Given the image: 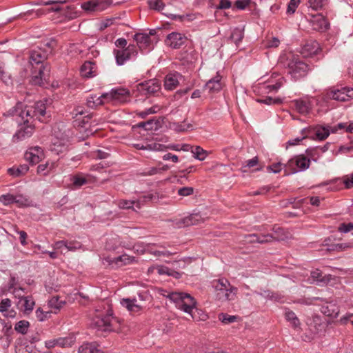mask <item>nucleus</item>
<instances>
[{"label": "nucleus", "mask_w": 353, "mask_h": 353, "mask_svg": "<svg viewBox=\"0 0 353 353\" xmlns=\"http://www.w3.org/2000/svg\"><path fill=\"white\" fill-rule=\"evenodd\" d=\"M21 119H26V123L34 121V119H38L41 122H48L46 117V106L44 102L39 101L34 103L33 105H26L19 113Z\"/></svg>", "instance_id": "nucleus-1"}, {"label": "nucleus", "mask_w": 353, "mask_h": 353, "mask_svg": "<svg viewBox=\"0 0 353 353\" xmlns=\"http://www.w3.org/2000/svg\"><path fill=\"white\" fill-rule=\"evenodd\" d=\"M167 297L174 302L179 309L190 314L194 318L192 311L196 307V301L190 294L173 292L169 293Z\"/></svg>", "instance_id": "nucleus-2"}, {"label": "nucleus", "mask_w": 353, "mask_h": 353, "mask_svg": "<svg viewBox=\"0 0 353 353\" xmlns=\"http://www.w3.org/2000/svg\"><path fill=\"white\" fill-rule=\"evenodd\" d=\"M323 101L328 102L330 100L338 101H347L353 99V88L349 87H342L337 88L332 87L323 93Z\"/></svg>", "instance_id": "nucleus-3"}, {"label": "nucleus", "mask_w": 353, "mask_h": 353, "mask_svg": "<svg viewBox=\"0 0 353 353\" xmlns=\"http://www.w3.org/2000/svg\"><path fill=\"white\" fill-rule=\"evenodd\" d=\"M310 165V160L303 154L297 155L290 159L285 165V175L296 173L299 169L304 170Z\"/></svg>", "instance_id": "nucleus-4"}, {"label": "nucleus", "mask_w": 353, "mask_h": 353, "mask_svg": "<svg viewBox=\"0 0 353 353\" xmlns=\"http://www.w3.org/2000/svg\"><path fill=\"white\" fill-rule=\"evenodd\" d=\"M113 322H116L119 324L121 323V321L118 318L113 316V311L110 309L107 311V314L105 316L97 317L94 321V324L99 330L105 332L113 331L119 332V329L114 327Z\"/></svg>", "instance_id": "nucleus-5"}, {"label": "nucleus", "mask_w": 353, "mask_h": 353, "mask_svg": "<svg viewBox=\"0 0 353 353\" xmlns=\"http://www.w3.org/2000/svg\"><path fill=\"white\" fill-rule=\"evenodd\" d=\"M137 92L143 96H150L161 90V83L157 79L145 81L137 85ZM136 90H133V93Z\"/></svg>", "instance_id": "nucleus-6"}, {"label": "nucleus", "mask_w": 353, "mask_h": 353, "mask_svg": "<svg viewBox=\"0 0 353 353\" xmlns=\"http://www.w3.org/2000/svg\"><path fill=\"white\" fill-rule=\"evenodd\" d=\"M288 72L292 77L298 79L307 74L310 70L309 65L299 59H293L288 64Z\"/></svg>", "instance_id": "nucleus-7"}, {"label": "nucleus", "mask_w": 353, "mask_h": 353, "mask_svg": "<svg viewBox=\"0 0 353 353\" xmlns=\"http://www.w3.org/2000/svg\"><path fill=\"white\" fill-rule=\"evenodd\" d=\"M113 53L115 56L116 63L119 65H123L127 61L130 60L132 56L137 55V52L136 46L130 44L125 49H114Z\"/></svg>", "instance_id": "nucleus-8"}, {"label": "nucleus", "mask_w": 353, "mask_h": 353, "mask_svg": "<svg viewBox=\"0 0 353 353\" xmlns=\"http://www.w3.org/2000/svg\"><path fill=\"white\" fill-rule=\"evenodd\" d=\"M111 3V0H91L81 3V8L87 12H101Z\"/></svg>", "instance_id": "nucleus-9"}, {"label": "nucleus", "mask_w": 353, "mask_h": 353, "mask_svg": "<svg viewBox=\"0 0 353 353\" xmlns=\"http://www.w3.org/2000/svg\"><path fill=\"white\" fill-rule=\"evenodd\" d=\"M103 97L108 99L109 101H117L124 103L130 97V91L125 88L113 89L109 93L103 94Z\"/></svg>", "instance_id": "nucleus-10"}, {"label": "nucleus", "mask_w": 353, "mask_h": 353, "mask_svg": "<svg viewBox=\"0 0 353 353\" xmlns=\"http://www.w3.org/2000/svg\"><path fill=\"white\" fill-rule=\"evenodd\" d=\"M43 157V150L39 146L30 148L24 154L25 159L32 165L39 163Z\"/></svg>", "instance_id": "nucleus-11"}, {"label": "nucleus", "mask_w": 353, "mask_h": 353, "mask_svg": "<svg viewBox=\"0 0 353 353\" xmlns=\"http://www.w3.org/2000/svg\"><path fill=\"white\" fill-rule=\"evenodd\" d=\"M21 121H23V123L22 125H20L19 129L14 136V138H16L18 140H22L30 137L33 133L34 129V125L32 123V121L26 123V119H21Z\"/></svg>", "instance_id": "nucleus-12"}, {"label": "nucleus", "mask_w": 353, "mask_h": 353, "mask_svg": "<svg viewBox=\"0 0 353 353\" xmlns=\"http://www.w3.org/2000/svg\"><path fill=\"white\" fill-rule=\"evenodd\" d=\"M186 37L178 32H172L167 36L165 43L174 49H179L184 44Z\"/></svg>", "instance_id": "nucleus-13"}, {"label": "nucleus", "mask_w": 353, "mask_h": 353, "mask_svg": "<svg viewBox=\"0 0 353 353\" xmlns=\"http://www.w3.org/2000/svg\"><path fill=\"white\" fill-rule=\"evenodd\" d=\"M312 29L319 32H325L330 28V23L322 14L313 17L311 20Z\"/></svg>", "instance_id": "nucleus-14"}, {"label": "nucleus", "mask_w": 353, "mask_h": 353, "mask_svg": "<svg viewBox=\"0 0 353 353\" xmlns=\"http://www.w3.org/2000/svg\"><path fill=\"white\" fill-rule=\"evenodd\" d=\"M221 76L217 74L210 79L205 85L203 90L210 94L216 93L222 89Z\"/></svg>", "instance_id": "nucleus-15"}, {"label": "nucleus", "mask_w": 353, "mask_h": 353, "mask_svg": "<svg viewBox=\"0 0 353 353\" xmlns=\"http://www.w3.org/2000/svg\"><path fill=\"white\" fill-rule=\"evenodd\" d=\"M227 290H228V291L221 290V292H219L216 293V299L221 302L234 300L238 292V288L231 285L229 288H227Z\"/></svg>", "instance_id": "nucleus-16"}, {"label": "nucleus", "mask_w": 353, "mask_h": 353, "mask_svg": "<svg viewBox=\"0 0 353 353\" xmlns=\"http://www.w3.org/2000/svg\"><path fill=\"white\" fill-rule=\"evenodd\" d=\"M203 221V219L199 213H194L186 216L176 223L179 228L188 227L196 225Z\"/></svg>", "instance_id": "nucleus-17"}, {"label": "nucleus", "mask_w": 353, "mask_h": 353, "mask_svg": "<svg viewBox=\"0 0 353 353\" xmlns=\"http://www.w3.org/2000/svg\"><path fill=\"white\" fill-rule=\"evenodd\" d=\"M81 74L85 78H91L97 75V66L95 62L87 61L81 67Z\"/></svg>", "instance_id": "nucleus-18"}, {"label": "nucleus", "mask_w": 353, "mask_h": 353, "mask_svg": "<svg viewBox=\"0 0 353 353\" xmlns=\"http://www.w3.org/2000/svg\"><path fill=\"white\" fill-rule=\"evenodd\" d=\"M319 44L316 41H307L301 48V53L304 57L316 54L318 51L320 50Z\"/></svg>", "instance_id": "nucleus-19"}, {"label": "nucleus", "mask_w": 353, "mask_h": 353, "mask_svg": "<svg viewBox=\"0 0 353 353\" xmlns=\"http://www.w3.org/2000/svg\"><path fill=\"white\" fill-rule=\"evenodd\" d=\"M181 77L179 73H169L164 79V87L168 90H172L175 89L179 85L178 77Z\"/></svg>", "instance_id": "nucleus-20"}, {"label": "nucleus", "mask_w": 353, "mask_h": 353, "mask_svg": "<svg viewBox=\"0 0 353 353\" xmlns=\"http://www.w3.org/2000/svg\"><path fill=\"white\" fill-rule=\"evenodd\" d=\"M97 342H85L78 350V353H103V350L99 349Z\"/></svg>", "instance_id": "nucleus-21"}, {"label": "nucleus", "mask_w": 353, "mask_h": 353, "mask_svg": "<svg viewBox=\"0 0 353 353\" xmlns=\"http://www.w3.org/2000/svg\"><path fill=\"white\" fill-rule=\"evenodd\" d=\"M133 38L141 50L149 48L151 45V39L148 34L136 33Z\"/></svg>", "instance_id": "nucleus-22"}, {"label": "nucleus", "mask_w": 353, "mask_h": 353, "mask_svg": "<svg viewBox=\"0 0 353 353\" xmlns=\"http://www.w3.org/2000/svg\"><path fill=\"white\" fill-rule=\"evenodd\" d=\"M296 111L302 114L309 113L312 108V105L310 101L304 99L294 100L293 102Z\"/></svg>", "instance_id": "nucleus-23"}, {"label": "nucleus", "mask_w": 353, "mask_h": 353, "mask_svg": "<svg viewBox=\"0 0 353 353\" xmlns=\"http://www.w3.org/2000/svg\"><path fill=\"white\" fill-rule=\"evenodd\" d=\"M45 59V54L41 50L30 52L29 61L32 67H34V65H43V63Z\"/></svg>", "instance_id": "nucleus-24"}, {"label": "nucleus", "mask_w": 353, "mask_h": 353, "mask_svg": "<svg viewBox=\"0 0 353 353\" xmlns=\"http://www.w3.org/2000/svg\"><path fill=\"white\" fill-rule=\"evenodd\" d=\"M272 231L274 232V234H272V241H285L291 237L290 232L285 231L284 228L277 225H274L272 228Z\"/></svg>", "instance_id": "nucleus-25"}, {"label": "nucleus", "mask_w": 353, "mask_h": 353, "mask_svg": "<svg viewBox=\"0 0 353 353\" xmlns=\"http://www.w3.org/2000/svg\"><path fill=\"white\" fill-rule=\"evenodd\" d=\"M34 304V301L31 296H26L23 299L19 300L17 303L19 308H23L26 314H29L32 311Z\"/></svg>", "instance_id": "nucleus-26"}, {"label": "nucleus", "mask_w": 353, "mask_h": 353, "mask_svg": "<svg viewBox=\"0 0 353 353\" xmlns=\"http://www.w3.org/2000/svg\"><path fill=\"white\" fill-rule=\"evenodd\" d=\"M321 310L323 314L330 317H336L339 313V307L332 303H327L322 305Z\"/></svg>", "instance_id": "nucleus-27"}, {"label": "nucleus", "mask_w": 353, "mask_h": 353, "mask_svg": "<svg viewBox=\"0 0 353 353\" xmlns=\"http://www.w3.org/2000/svg\"><path fill=\"white\" fill-rule=\"evenodd\" d=\"M230 285V283L225 278L214 280L212 281V286L214 288L216 293H218L219 292H221V290L228 291L227 288H229Z\"/></svg>", "instance_id": "nucleus-28"}, {"label": "nucleus", "mask_w": 353, "mask_h": 353, "mask_svg": "<svg viewBox=\"0 0 353 353\" xmlns=\"http://www.w3.org/2000/svg\"><path fill=\"white\" fill-rule=\"evenodd\" d=\"M137 300L135 299H123L121 301V304L125 306L128 311L132 312H137L141 310V307L136 304Z\"/></svg>", "instance_id": "nucleus-29"}, {"label": "nucleus", "mask_w": 353, "mask_h": 353, "mask_svg": "<svg viewBox=\"0 0 353 353\" xmlns=\"http://www.w3.org/2000/svg\"><path fill=\"white\" fill-rule=\"evenodd\" d=\"M340 181V184H344L345 188L350 189L353 188V172L350 175H345L343 178H336L331 180L327 184H333Z\"/></svg>", "instance_id": "nucleus-30"}, {"label": "nucleus", "mask_w": 353, "mask_h": 353, "mask_svg": "<svg viewBox=\"0 0 353 353\" xmlns=\"http://www.w3.org/2000/svg\"><path fill=\"white\" fill-rule=\"evenodd\" d=\"M29 170V166L26 164H22L18 167H12L8 170L10 175L14 177H18L25 174Z\"/></svg>", "instance_id": "nucleus-31"}, {"label": "nucleus", "mask_w": 353, "mask_h": 353, "mask_svg": "<svg viewBox=\"0 0 353 353\" xmlns=\"http://www.w3.org/2000/svg\"><path fill=\"white\" fill-rule=\"evenodd\" d=\"M68 2V0H49L43 3L44 6L54 5L49 9L50 12H59L62 14L64 8H62L58 4H64Z\"/></svg>", "instance_id": "nucleus-32"}, {"label": "nucleus", "mask_w": 353, "mask_h": 353, "mask_svg": "<svg viewBox=\"0 0 353 353\" xmlns=\"http://www.w3.org/2000/svg\"><path fill=\"white\" fill-rule=\"evenodd\" d=\"M285 319L290 323L292 327L294 329L300 327V321L293 311L289 310L285 311Z\"/></svg>", "instance_id": "nucleus-33"}, {"label": "nucleus", "mask_w": 353, "mask_h": 353, "mask_svg": "<svg viewBox=\"0 0 353 353\" xmlns=\"http://www.w3.org/2000/svg\"><path fill=\"white\" fill-rule=\"evenodd\" d=\"M71 181L72 185L74 188H79L82 185H85L88 183V180L82 173L77 174L72 176Z\"/></svg>", "instance_id": "nucleus-34"}, {"label": "nucleus", "mask_w": 353, "mask_h": 353, "mask_svg": "<svg viewBox=\"0 0 353 353\" xmlns=\"http://www.w3.org/2000/svg\"><path fill=\"white\" fill-rule=\"evenodd\" d=\"M244 37L243 28H236L233 30L230 39L234 41L236 46H238L239 43L242 41Z\"/></svg>", "instance_id": "nucleus-35"}, {"label": "nucleus", "mask_w": 353, "mask_h": 353, "mask_svg": "<svg viewBox=\"0 0 353 353\" xmlns=\"http://www.w3.org/2000/svg\"><path fill=\"white\" fill-rule=\"evenodd\" d=\"M159 199L158 194L157 192L154 193H149L143 196L142 199H139L137 201H134L135 204L134 205L136 206L137 208L140 209L141 206V202H146L148 201H154Z\"/></svg>", "instance_id": "nucleus-36"}, {"label": "nucleus", "mask_w": 353, "mask_h": 353, "mask_svg": "<svg viewBox=\"0 0 353 353\" xmlns=\"http://www.w3.org/2000/svg\"><path fill=\"white\" fill-rule=\"evenodd\" d=\"M75 342V339L74 336H66V337H61L58 338V346L61 347H71L74 345Z\"/></svg>", "instance_id": "nucleus-37"}, {"label": "nucleus", "mask_w": 353, "mask_h": 353, "mask_svg": "<svg viewBox=\"0 0 353 353\" xmlns=\"http://www.w3.org/2000/svg\"><path fill=\"white\" fill-rule=\"evenodd\" d=\"M46 66L40 65L38 67V74L34 75L32 77V83L34 85H41L43 83L42 77L44 74V70Z\"/></svg>", "instance_id": "nucleus-38"}, {"label": "nucleus", "mask_w": 353, "mask_h": 353, "mask_svg": "<svg viewBox=\"0 0 353 353\" xmlns=\"http://www.w3.org/2000/svg\"><path fill=\"white\" fill-rule=\"evenodd\" d=\"M192 152L194 154V157L200 161H203L208 155V152L200 146H196L194 149L192 148Z\"/></svg>", "instance_id": "nucleus-39"}, {"label": "nucleus", "mask_w": 353, "mask_h": 353, "mask_svg": "<svg viewBox=\"0 0 353 353\" xmlns=\"http://www.w3.org/2000/svg\"><path fill=\"white\" fill-rule=\"evenodd\" d=\"M65 304V301L59 299V296H53L48 301V305L52 309L59 310Z\"/></svg>", "instance_id": "nucleus-40"}, {"label": "nucleus", "mask_w": 353, "mask_h": 353, "mask_svg": "<svg viewBox=\"0 0 353 353\" xmlns=\"http://www.w3.org/2000/svg\"><path fill=\"white\" fill-rule=\"evenodd\" d=\"M75 10L76 8L74 6H68L63 8L61 14L70 19H74L77 17V12Z\"/></svg>", "instance_id": "nucleus-41"}, {"label": "nucleus", "mask_w": 353, "mask_h": 353, "mask_svg": "<svg viewBox=\"0 0 353 353\" xmlns=\"http://www.w3.org/2000/svg\"><path fill=\"white\" fill-rule=\"evenodd\" d=\"M148 4L150 9L161 12L165 7V3L162 0H148Z\"/></svg>", "instance_id": "nucleus-42"}, {"label": "nucleus", "mask_w": 353, "mask_h": 353, "mask_svg": "<svg viewBox=\"0 0 353 353\" xmlns=\"http://www.w3.org/2000/svg\"><path fill=\"white\" fill-rule=\"evenodd\" d=\"M29 325L30 323L28 321L21 320L16 323L14 329L17 332L25 334L28 332Z\"/></svg>", "instance_id": "nucleus-43"}, {"label": "nucleus", "mask_w": 353, "mask_h": 353, "mask_svg": "<svg viewBox=\"0 0 353 353\" xmlns=\"http://www.w3.org/2000/svg\"><path fill=\"white\" fill-rule=\"evenodd\" d=\"M165 148H166V146L163 144L157 143V142H152V143L147 144L145 146L142 145L141 148L142 150L149 149L151 150L163 151V150H165Z\"/></svg>", "instance_id": "nucleus-44"}, {"label": "nucleus", "mask_w": 353, "mask_h": 353, "mask_svg": "<svg viewBox=\"0 0 353 353\" xmlns=\"http://www.w3.org/2000/svg\"><path fill=\"white\" fill-rule=\"evenodd\" d=\"M238 319L237 316L228 315V314L221 313L219 315V319L223 323L228 324L233 323Z\"/></svg>", "instance_id": "nucleus-45"}, {"label": "nucleus", "mask_w": 353, "mask_h": 353, "mask_svg": "<svg viewBox=\"0 0 353 353\" xmlns=\"http://www.w3.org/2000/svg\"><path fill=\"white\" fill-rule=\"evenodd\" d=\"M257 101L261 103H265L267 105L271 104H281L283 102V100L280 98L274 99L271 97H266L265 99H259Z\"/></svg>", "instance_id": "nucleus-46"}, {"label": "nucleus", "mask_w": 353, "mask_h": 353, "mask_svg": "<svg viewBox=\"0 0 353 353\" xmlns=\"http://www.w3.org/2000/svg\"><path fill=\"white\" fill-rule=\"evenodd\" d=\"M135 204L134 200H125L121 199L118 201L117 205L121 209H133L134 205Z\"/></svg>", "instance_id": "nucleus-47"}, {"label": "nucleus", "mask_w": 353, "mask_h": 353, "mask_svg": "<svg viewBox=\"0 0 353 353\" xmlns=\"http://www.w3.org/2000/svg\"><path fill=\"white\" fill-rule=\"evenodd\" d=\"M330 134V131L325 127L319 128L316 131V136L319 140L325 139Z\"/></svg>", "instance_id": "nucleus-48"}, {"label": "nucleus", "mask_w": 353, "mask_h": 353, "mask_svg": "<svg viewBox=\"0 0 353 353\" xmlns=\"http://www.w3.org/2000/svg\"><path fill=\"white\" fill-rule=\"evenodd\" d=\"M14 199L15 196L10 194H3L0 196V202H1L5 205L14 203Z\"/></svg>", "instance_id": "nucleus-49"}, {"label": "nucleus", "mask_w": 353, "mask_h": 353, "mask_svg": "<svg viewBox=\"0 0 353 353\" xmlns=\"http://www.w3.org/2000/svg\"><path fill=\"white\" fill-rule=\"evenodd\" d=\"M174 130L177 132H184L190 128H192V125L190 123H186L185 121L182 123H174Z\"/></svg>", "instance_id": "nucleus-50"}, {"label": "nucleus", "mask_w": 353, "mask_h": 353, "mask_svg": "<svg viewBox=\"0 0 353 353\" xmlns=\"http://www.w3.org/2000/svg\"><path fill=\"white\" fill-rule=\"evenodd\" d=\"M301 0H290L288 5L287 13L288 14H294Z\"/></svg>", "instance_id": "nucleus-51"}, {"label": "nucleus", "mask_w": 353, "mask_h": 353, "mask_svg": "<svg viewBox=\"0 0 353 353\" xmlns=\"http://www.w3.org/2000/svg\"><path fill=\"white\" fill-rule=\"evenodd\" d=\"M327 0H308L310 7L313 10H317L321 8L325 3Z\"/></svg>", "instance_id": "nucleus-52"}, {"label": "nucleus", "mask_w": 353, "mask_h": 353, "mask_svg": "<svg viewBox=\"0 0 353 353\" xmlns=\"http://www.w3.org/2000/svg\"><path fill=\"white\" fill-rule=\"evenodd\" d=\"M92 117V114H89L83 117V118L82 119L81 121H79V119H76L74 121V122L76 123L75 125H77L79 128H85V125L90 122Z\"/></svg>", "instance_id": "nucleus-53"}, {"label": "nucleus", "mask_w": 353, "mask_h": 353, "mask_svg": "<svg viewBox=\"0 0 353 353\" xmlns=\"http://www.w3.org/2000/svg\"><path fill=\"white\" fill-rule=\"evenodd\" d=\"M257 243L263 244L267 243L272 241V234H258Z\"/></svg>", "instance_id": "nucleus-54"}, {"label": "nucleus", "mask_w": 353, "mask_h": 353, "mask_svg": "<svg viewBox=\"0 0 353 353\" xmlns=\"http://www.w3.org/2000/svg\"><path fill=\"white\" fill-rule=\"evenodd\" d=\"M51 312H44L41 307L36 310V316L40 321H45L49 316Z\"/></svg>", "instance_id": "nucleus-55"}, {"label": "nucleus", "mask_w": 353, "mask_h": 353, "mask_svg": "<svg viewBox=\"0 0 353 353\" xmlns=\"http://www.w3.org/2000/svg\"><path fill=\"white\" fill-rule=\"evenodd\" d=\"M194 188L192 187H183L178 190V194L182 196H187L193 194Z\"/></svg>", "instance_id": "nucleus-56"}, {"label": "nucleus", "mask_w": 353, "mask_h": 353, "mask_svg": "<svg viewBox=\"0 0 353 353\" xmlns=\"http://www.w3.org/2000/svg\"><path fill=\"white\" fill-rule=\"evenodd\" d=\"M352 247H353L352 243H337L336 245H334L332 250H336V251H343L344 250H346L347 248H351Z\"/></svg>", "instance_id": "nucleus-57"}, {"label": "nucleus", "mask_w": 353, "mask_h": 353, "mask_svg": "<svg viewBox=\"0 0 353 353\" xmlns=\"http://www.w3.org/2000/svg\"><path fill=\"white\" fill-rule=\"evenodd\" d=\"M312 276L314 279L319 282L325 283L326 280L325 276H323V272L319 270L312 272Z\"/></svg>", "instance_id": "nucleus-58"}, {"label": "nucleus", "mask_w": 353, "mask_h": 353, "mask_svg": "<svg viewBox=\"0 0 353 353\" xmlns=\"http://www.w3.org/2000/svg\"><path fill=\"white\" fill-rule=\"evenodd\" d=\"M339 230L341 232L347 233L353 230V223H343L340 224L339 227Z\"/></svg>", "instance_id": "nucleus-59"}, {"label": "nucleus", "mask_w": 353, "mask_h": 353, "mask_svg": "<svg viewBox=\"0 0 353 353\" xmlns=\"http://www.w3.org/2000/svg\"><path fill=\"white\" fill-rule=\"evenodd\" d=\"M11 305V301L9 299H2L0 303V312H4L8 311Z\"/></svg>", "instance_id": "nucleus-60"}, {"label": "nucleus", "mask_w": 353, "mask_h": 353, "mask_svg": "<svg viewBox=\"0 0 353 353\" xmlns=\"http://www.w3.org/2000/svg\"><path fill=\"white\" fill-rule=\"evenodd\" d=\"M48 166H49L48 162H46L45 164H40L37 167V173L40 174H43L44 176L47 175L49 173Z\"/></svg>", "instance_id": "nucleus-61"}, {"label": "nucleus", "mask_w": 353, "mask_h": 353, "mask_svg": "<svg viewBox=\"0 0 353 353\" xmlns=\"http://www.w3.org/2000/svg\"><path fill=\"white\" fill-rule=\"evenodd\" d=\"M282 164L281 163H273L267 167L268 171L274 173H279L281 170Z\"/></svg>", "instance_id": "nucleus-62"}, {"label": "nucleus", "mask_w": 353, "mask_h": 353, "mask_svg": "<svg viewBox=\"0 0 353 353\" xmlns=\"http://www.w3.org/2000/svg\"><path fill=\"white\" fill-rule=\"evenodd\" d=\"M258 234H247L244 237V241L249 243H257Z\"/></svg>", "instance_id": "nucleus-63"}, {"label": "nucleus", "mask_w": 353, "mask_h": 353, "mask_svg": "<svg viewBox=\"0 0 353 353\" xmlns=\"http://www.w3.org/2000/svg\"><path fill=\"white\" fill-rule=\"evenodd\" d=\"M250 3V0H237L235 1V6L240 10L245 9Z\"/></svg>", "instance_id": "nucleus-64"}]
</instances>
